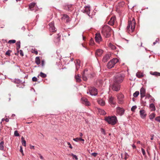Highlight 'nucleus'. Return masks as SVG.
Wrapping results in <instances>:
<instances>
[{"mask_svg":"<svg viewBox=\"0 0 160 160\" xmlns=\"http://www.w3.org/2000/svg\"><path fill=\"white\" fill-rule=\"evenodd\" d=\"M112 29L108 25H104L102 30V34L105 37L108 38L110 36Z\"/></svg>","mask_w":160,"mask_h":160,"instance_id":"obj_1","label":"nucleus"},{"mask_svg":"<svg viewBox=\"0 0 160 160\" xmlns=\"http://www.w3.org/2000/svg\"><path fill=\"white\" fill-rule=\"evenodd\" d=\"M105 120L109 124L112 125H115L117 122V118L115 116L106 117L105 118Z\"/></svg>","mask_w":160,"mask_h":160,"instance_id":"obj_2","label":"nucleus"},{"mask_svg":"<svg viewBox=\"0 0 160 160\" xmlns=\"http://www.w3.org/2000/svg\"><path fill=\"white\" fill-rule=\"evenodd\" d=\"M124 77L125 75L124 74L118 73L115 76L114 82L120 84L124 80Z\"/></svg>","mask_w":160,"mask_h":160,"instance_id":"obj_3","label":"nucleus"},{"mask_svg":"<svg viewBox=\"0 0 160 160\" xmlns=\"http://www.w3.org/2000/svg\"><path fill=\"white\" fill-rule=\"evenodd\" d=\"M136 23L135 20L134 18H133L132 21L129 20L128 22V26L127 28V29L128 31L130 30V28L132 32L134 30L135 27Z\"/></svg>","mask_w":160,"mask_h":160,"instance_id":"obj_4","label":"nucleus"},{"mask_svg":"<svg viewBox=\"0 0 160 160\" xmlns=\"http://www.w3.org/2000/svg\"><path fill=\"white\" fill-rule=\"evenodd\" d=\"M118 62L117 58H113L108 62L107 64V67L108 68H111L114 67L115 64Z\"/></svg>","mask_w":160,"mask_h":160,"instance_id":"obj_5","label":"nucleus"},{"mask_svg":"<svg viewBox=\"0 0 160 160\" xmlns=\"http://www.w3.org/2000/svg\"><path fill=\"white\" fill-rule=\"evenodd\" d=\"M87 93L92 96H96L98 94V90L94 87H91L89 88Z\"/></svg>","mask_w":160,"mask_h":160,"instance_id":"obj_6","label":"nucleus"},{"mask_svg":"<svg viewBox=\"0 0 160 160\" xmlns=\"http://www.w3.org/2000/svg\"><path fill=\"white\" fill-rule=\"evenodd\" d=\"M111 88L113 91L118 92L120 89L121 85L119 83L114 82L113 84L111 86Z\"/></svg>","mask_w":160,"mask_h":160,"instance_id":"obj_7","label":"nucleus"},{"mask_svg":"<svg viewBox=\"0 0 160 160\" xmlns=\"http://www.w3.org/2000/svg\"><path fill=\"white\" fill-rule=\"evenodd\" d=\"M82 103L87 106H90L91 104L88 99L85 98H82L81 99Z\"/></svg>","mask_w":160,"mask_h":160,"instance_id":"obj_8","label":"nucleus"},{"mask_svg":"<svg viewBox=\"0 0 160 160\" xmlns=\"http://www.w3.org/2000/svg\"><path fill=\"white\" fill-rule=\"evenodd\" d=\"M117 98L120 103H122L123 102L124 95L122 93H119L117 95Z\"/></svg>","mask_w":160,"mask_h":160,"instance_id":"obj_9","label":"nucleus"},{"mask_svg":"<svg viewBox=\"0 0 160 160\" xmlns=\"http://www.w3.org/2000/svg\"><path fill=\"white\" fill-rule=\"evenodd\" d=\"M50 27L49 30L52 32H54L56 31L55 28L54 26V22H52L49 24Z\"/></svg>","mask_w":160,"mask_h":160,"instance_id":"obj_10","label":"nucleus"},{"mask_svg":"<svg viewBox=\"0 0 160 160\" xmlns=\"http://www.w3.org/2000/svg\"><path fill=\"white\" fill-rule=\"evenodd\" d=\"M95 39L96 42L98 43H99L102 41V37L100 33H96V34Z\"/></svg>","mask_w":160,"mask_h":160,"instance_id":"obj_11","label":"nucleus"},{"mask_svg":"<svg viewBox=\"0 0 160 160\" xmlns=\"http://www.w3.org/2000/svg\"><path fill=\"white\" fill-rule=\"evenodd\" d=\"M124 110L120 107H118L117 108V112L120 115H122L124 114Z\"/></svg>","mask_w":160,"mask_h":160,"instance_id":"obj_12","label":"nucleus"},{"mask_svg":"<svg viewBox=\"0 0 160 160\" xmlns=\"http://www.w3.org/2000/svg\"><path fill=\"white\" fill-rule=\"evenodd\" d=\"M90 11V7L89 6H87L85 7V9L83 10V12L89 16Z\"/></svg>","mask_w":160,"mask_h":160,"instance_id":"obj_13","label":"nucleus"},{"mask_svg":"<svg viewBox=\"0 0 160 160\" xmlns=\"http://www.w3.org/2000/svg\"><path fill=\"white\" fill-rule=\"evenodd\" d=\"M140 93L141 95V98H144L146 94V90L145 88L142 87L140 90Z\"/></svg>","mask_w":160,"mask_h":160,"instance_id":"obj_14","label":"nucleus"},{"mask_svg":"<svg viewBox=\"0 0 160 160\" xmlns=\"http://www.w3.org/2000/svg\"><path fill=\"white\" fill-rule=\"evenodd\" d=\"M103 52V51L101 49H97L95 52V56L96 57L100 56Z\"/></svg>","mask_w":160,"mask_h":160,"instance_id":"obj_15","label":"nucleus"},{"mask_svg":"<svg viewBox=\"0 0 160 160\" xmlns=\"http://www.w3.org/2000/svg\"><path fill=\"white\" fill-rule=\"evenodd\" d=\"M110 56L108 54H106L103 57L102 61L104 62H107L110 58Z\"/></svg>","mask_w":160,"mask_h":160,"instance_id":"obj_16","label":"nucleus"},{"mask_svg":"<svg viewBox=\"0 0 160 160\" xmlns=\"http://www.w3.org/2000/svg\"><path fill=\"white\" fill-rule=\"evenodd\" d=\"M115 17H112L108 22V24L111 26H112L114 24L115 21Z\"/></svg>","mask_w":160,"mask_h":160,"instance_id":"obj_17","label":"nucleus"},{"mask_svg":"<svg viewBox=\"0 0 160 160\" xmlns=\"http://www.w3.org/2000/svg\"><path fill=\"white\" fill-rule=\"evenodd\" d=\"M61 19L62 20L65 21V20H66L67 22H68L69 21V17L65 14H63L62 17L61 18Z\"/></svg>","mask_w":160,"mask_h":160,"instance_id":"obj_18","label":"nucleus"},{"mask_svg":"<svg viewBox=\"0 0 160 160\" xmlns=\"http://www.w3.org/2000/svg\"><path fill=\"white\" fill-rule=\"evenodd\" d=\"M140 114L141 117L142 118H144L146 117V114L144 110H141L140 111Z\"/></svg>","mask_w":160,"mask_h":160,"instance_id":"obj_19","label":"nucleus"},{"mask_svg":"<svg viewBox=\"0 0 160 160\" xmlns=\"http://www.w3.org/2000/svg\"><path fill=\"white\" fill-rule=\"evenodd\" d=\"M60 40V36L59 34L57 35L55 37L54 39V42L57 43L59 42Z\"/></svg>","mask_w":160,"mask_h":160,"instance_id":"obj_20","label":"nucleus"},{"mask_svg":"<svg viewBox=\"0 0 160 160\" xmlns=\"http://www.w3.org/2000/svg\"><path fill=\"white\" fill-rule=\"evenodd\" d=\"M98 103L102 106H103L105 105V101L101 99H99L97 100Z\"/></svg>","mask_w":160,"mask_h":160,"instance_id":"obj_21","label":"nucleus"},{"mask_svg":"<svg viewBox=\"0 0 160 160\" xmlns=\"http://www.w3.org/2000/svg\"><path fill=\"white\" fill-rule=\"evenodd\" d=\"M136 76L138 78H141L144 76V74L142 72H138L136 73Z\"/></svg>","mask_w":160,"mask_h":160,"instance_id":"obj_22","label":"nucleus"},{"mask_svg":"<svg viewBox=\"0 0 160 160\" xmlns=\"http://www.w3.org/2000/svg\"><path fill=\"white\" fill-rule=\"evenodd\" d=\"M36 5V3L34 2H32L29 5V9H30L31 10H32L33 8Z\"/></svg>","mask_w":160,"mask_h":160,"instance_id":"obj_23","label":"nucleus"},{"mask_svg":"<svg viewBox=\"0 0 160 160\" xmlns=\"http://www.w3.org/2000/svg\"><path fill=\"white\" fill-rule=\"evenodd\" d=\"M87 74L85 72H83L82 74V78L83 80L85 81L87 80V77L86 76Z\"/></svg>","mask_w":160,"mask_h":160,"instance_id":"obj_24","label":"nucleus"},{"mask_svg":"<svg viewBox=\"0 0 160 160\" xmlns=\"http://www.w3.org/2000/svg\"><path fill=\"white\" fill-rule=\"evenodd\" d=\"M17 48L16 49L18 51V52H19V50L20 48V41H19L17 42L16 43Z\"/></svg>","mask_w":160,"mask_h":160,"instance_id":"obj_25","label":"nucleus"},{"mask_svg":"<svg viewBox=\"0 0 160 160\" xmlns=\"http://www.w3.org/2000/svg\"><path fill=\"white\" fill-rule=\"evenodd\" d=\"M75 78L76 80V82H80L81 81V79L80 78V77L79 75V74H78L77 75H75Z\"/></svg>","mask_w":160,"mask_h":160,"instance_id":"obj_26","label":"nucleus"},{"mask_svg":"<svg viewBox=\"0 0 160 160\" xmlns=\"http://www.w3.org/2000/svg\"><path fill=\"white\" fill-rule=\"evenodd\" d=\"M150 74L153 75L155 76H160V72H150Z\"/></svg>","mask_w":160,"mask_h":160,"instance_id":"obj_27","label":"nucleus"},{"mask_svg":"<svg viewBox=\"0 0 160 160\" xmlns=\"http://www.w3.org/2000/svg\"><path fill=\"white\" fill-rule=\"evenodd\" d=\"M113 98L112 97H110L109 98V102L110 104H114V103L113 102Z\"/></svg>","mask_w":160,"mask_h":160,"instance_id":"obj_28","label":"nucleus"},{"mask_svg":"<svg viewBox=\"0 0 160 160\" xmlns=\"http://www.w3.org/2000/svg\"><path fill=\"white\" fill-rule=\"evenodd\" d=\"M67 7L68 8V11H72L73 10V8L71 5H67Z\"/></svg>","mask_w":160,"mask_h":160,"instance_id":"obj_29","label":"nucleus"},{"mask_svg":"<svg viewBox=\"0 0 160 160\" xmlns=\"http://www.w3.org/2000/svg\"><path fill=\"white\" fill-rule=\"evenodd\" d=\"M109 47L110 48L113 50H115L116 48V47L115 45L110 43H109Z\"/></svg>","mask_w":160,"mask_h":160,"instance_id":"obj_30","label":"nucleus"},{"mask_svg":"<svg viewBox=\"0 0 160 160\" xmlns=\"http://www.w3.org/2000/svg\"><path fill=\"white\" fill-rule=\"evenodd\" d=\"M35 62L37 65L40 64V61L39 57H36L35 58Z\"/></svg>","mask_w":160,"mask_h":160,"instance_id":"obj_31","label":"nucleus"},{"mask_svg":"<svg viewBox=\"0 0 160 160\" xmlns=\"http://www.w3.org/2000/svg\"><path fill=\"white\" fill-rule=\"evenodd\" d=\"M149 107L152 109V110H155V107L153 103H151L150 104Z\"/></svg>","mask_w":160,"mask_h":160,"instance_id":"obj_32","label":"nucleus"},{"mask_svg":"<svg viewBox=\"0 0 160 160\" xmlns=\"http://www.w3.org/2000/svg\"><path fill=\"white\" fill-rule=\"evenodd\" d=\"M4 142L3 141L1 142L0 143V149L1 150H3L4 148Z\"/></svg>","mask_w":160,"mask_h":160,"instance_id":"obj_33","label":"nucleus"},{"mask_svg":"<svg viewBox=\"0 0 160 160\" xmlns=\"http://www.w3.org/2000/svg\"><path fill=\"white\" fill-rule=\"evenodd\" d=\"M39 75H40L42 78H45L47 77V75L42 72H41L40 73V74Z\"/></svg>","mask_w":160,"mask_h":160,"instance_id":"obj_34","label":"nucleus"},{"mask_svg":"<svg viewBox=\"0 0 160 160\" xmlns=\"http://www.w3.org/2000/svg\"><path fill=\"white\" fill-rule=\"evenodd\" d=\"M155 116V114L154 113L151 114L149 116V118L150 119H152L154 118Z\"/></svg>","mask_w":160,"mask_h":160,"instance_id":"obj_35","label":"nucleus"},{"mask_svg":"<svg viewBox=\"0 0 160 160\" xmlns=\"http://www.w3.org/2000/svg\"><path fill=\"white\" fill-rule=\"evenodd\" d=\"M16 41L15 40H11L8 41V43L9 44L14 43L16 42Z\"/></svg>","mask_w":160,"mask_h":160,"instance_id":"obj_36","label":"nucleus"},{"mask_svg":"<svg viewBox=\"0 0 160 160\" xmlns=\"http://www.w3.org/2000/svg\"><path fill=\"white\" fill-rule=\"evenodd\" d=\"M139 92L138 91H137L133 93V96L134 97L136 98L138 96L139 94Z\"/></svg>","mask_w":160,"mask_h":160,"instance_id":"obj_37","label":"nucleus"},{"mask_svg":"<svg viewBox=\"0 0 160 160\" xmlns=\"http://www.w3.org/2000/svg\"><path fill=\"white\" fill-rule=\"evenodd\" d=\"M32 52L33 53H35L36 55L38 54V52L35 49H32Z\"/></svg>","mask_w":160,"mask_h":160,"instance_id":"obj_38","label":"nucleus"},{"mask_svg":"<svg viewBox=\"0 0 160 160\" xmlns=\"http://www.w3.org/2000/svg\"><path fill=\"white\" fill-rule=\"evenodd\" d=\"M12 52V51L10 50H8L5 53V55H8V56H10V53Z\"/></svg>","mask_w":160,"mask_h":160,"instance_id":"obj_39","label":"nucleus"},{"mask_svg":"<svg viewBox=\"0 0 160 160\" xmlns=\"http://www.w3.org/2000/svg\"><path fill=\"white\" fill-rule=\"evenodd\" d=\"M70 155L72 157L73 159L75 158L76 160H77L78 159V158L76 155L74 154L73 153H72Z\"/></svg>","mask_w":160,"mask_h":160,"instance_id":"obj_40","label":"nucleus"},{"mask_svg":"<svg viewBox=\"0 0 160 160\" xmlns=\"http://www.w3.org/2000/svg\"><path fill=\"white\" fill-rule=\"evenodd\" d=\"M14 135L15 136L18 137L19 136V134L18 133V132L17 130H16L14 132Z\"/></svg>","mask_w":160,"mask_h":160,"instance_id":"obj_41","label":"nucleus"},{"mask_svg":"<svg viewBox=\"0 0 160 160\" xmlns=\"http://www.w3.org/2000/svg\"><path fill=\"white\" fill-rule=\"evenodd\" d=\"M137 108V107L136 106H133L131 108V110L132 112H134L135 110Z\"/></svg>","mask_w":160,"mask_h":160,"instance_id":"obj_42","label":"nucleus"},{"mask_svg":"<svg viewBox=\"0 0 160 160\" xmlns=\"http://www.w3.org/2000/svg\"><path fill=\"white\" fill-rule=\"evenodd\" d=\"M128 157L129 155H128V154L127 153H125V154L124 159L125 160H127V159L128 158Z\"/></svg>","mask_w":160,"mask_h":160,"instance_id":"obj_43","label":"nucleus"},{"mask_svg":"<svg viewBox=\"0 0 160 160\" xmlns=\"http://www.w3.org/2000/svg\"><path fill=\"white\" fill-rule=\"evenodd\" d=\"M32 81L33 82H36L38 80L37 78L35 77H34L32 78Z\"/></svg>","mask_w":160,"mask_h":160,"instance_id":"obj_44","label":"nucleus"},{"mask_svg":"<svg viewBox=\"0 0 160 160\" xmlns=\"http://www.w3.org/2000/svg\"><path fill=\"white\" fill-rule=\"evenodd\" d=\"M100 111L101 112V113L103 115H105L106 114V112H105V111L104 110H100Z\"/></svg>","mask_w":160,"mask_h":160,"instance_id":"obj_45","label":"nucleus"},{"mask_svg":"<svg viewBox=\"0 0 160 160\" xmlns=\"http://www.w3.org/2000/svg\"><path fill=\"white\" fill-rule=\"evenodd\" d=\"M20 152L22 153V154L23 155H24V154H23V150H22V147L21 146L20 147Z\"/></svg>","mask_w":160,"mask_h":160,"instance_id":"obj_46","label":"nucleus"},{"mask_svg":"<svg viewBox=\"0 0 160 160\" xmlns=\"http://www.w3.org/2000/svg\"><path fill=\"white\" fill-rule=\"evenodd\" d=\"M22 144L25 147L26 146V141H22Z\"/></svg>","mask_w":160,"mask_h":160,"instance_id":"obj_47","label":"nucleus"},{"mask_svg":"<svg viewBox=\"0 0 160 160\" xmlns=\"http://www.w3.org/2000/svg\"><path fill=\"white\" fill-rule=\"evenodd\" d=\"M155 120L157 121L160 122V116L156 117L155 118Z\"/></svg>","mask_w":160,"mask_h":160,"instance_id":"obj_48","label":"nucleus"},{"mask_svg":"<svg viewBox=\"0 0 160 160\" xmlns=\"http://www.w3.org/2000/svg\"><path fill=\"white\" fill-rule=\"evenodd\" d=\"M141 150L143 155H145L146 154V153L144 150L143 148H142Z\"/></svg>","mask_w":160,"mask_h":160,"instance_id":"obj_49","label":"nucleus"},{"mask_svg":"<svg viewBox=\"0 0 160 160\" xmlns=\"http://www.w3.org/2000/svg\"><path fill=\"white\" fill-rule=\"evenodd\" d=\"M20 55L21 56H23L24 55V54H23V51L21 50H20Z\"/></svg>","mask_w":160,"mask_h":160,"instance_id":"obj_50","label":"nucleus"},{"mask_svg":"<svg viewBox=\"0 0 160 160\" xmlns=\"http://www.w3.org/2000/svg\"><path fill=\"white\" fill-rule=\"evenodd\" d=\"M159 41V39L158 38H157L156 41L153 42V45H155Z\"/></svg>","mask_w":160,"mask_h":160,"instance_id":"obj_51","label":"nucleus"},{"mask_svg":"<svg viewBox=\"0 0 160 160\" xmlns=\"http://www.w3.org/2000/svg\"><path fill=\"white\" fill-rule=\"evenodd\" d=\"M98 154V153H91V155H92V156H94V157H95Z\"/></svg>","mask_w":160,"mask_h":160,"instance_id":"obj_52","label":"nucleus"},{"mask_svg":"<svg viewBox=\"0 0 160 160\" xmlns=\"http://www.w3.org/2000/svg\"><path fill=\"white\" fill-rule=\"evenodd\" d=\"M73 140H84L83 139H82L81 138H73Z\"/></svg>","mask_w":160,"mask_h":160,"instance_id":"obj_53","label":"nucleus"},{"mask_svg":"<svg viewBox=\"0 0 160 160\" xmlns=\"http://www.w3.org/2000/svg\"><path fill=\"white\" fill-rule=\"evenodd\" d=\"M67 144H68V146L69 147V148H70L72 149V148L71 144L70 143H69V142H67Z\"/></svg>","mask_w":160,"mask_h":160,"instance_id":"obj_54","label":"nucleus"},{"mask_svg":"<svg viewBox=\"0 0 160 160\" xmlns=\"http://www.w3.org/2000/svg\"><path fill=\"white\" fill-rule=\"evenodd\" d=\"M101 132H102V133L104 134H105V130L104 129H102V128L101 129Z\"/></svg>","mask_w":160,"mask_h":160,"instance_id":"obj_55","label":"nucleus"},{"mask_svg":"<svg viewBox=\"0 0 160 160\" xmlns=\"http://www.w3.org/2000/svg\"><path fill=\"white\" fill-rule=\"evenodd\" d=\"M30 148L31 149H34V146L31 145H30Z\"/></svg>","mask_w":160,"mask_h":160,"instance_id":"obj_56","label":"nucleus"},{"mask_svg":"<svg viewBox=\"0 0 160 160\" xmlns=\"http://www.w3.org/2000/svg\"><path fill=\"white\" fill-rule=\"evenodd\" d=\"M142 104H143L144 105H145L146 102V101H143V100H142Z\"/></svg>","mask_w":160,"mask_h":160,"instance_id":"obj_57","label":"nucleus"},{"mask_svg":"<svg viewBox=\"0 0 160 160\" xmlns=\"http://www.w3.org/2000/svg\"><path fill=\"white\" fill-rule=\"evenodd\" d=\"M42 65V67L44 66V61H42L41 62Z\"/></svg>","mask_w":160,"mask_h":160,"instance_id":"obj_58","label":"nucleus"},{"mask_svg":"<svg viewBox=\"0 0 160 160\" xmlns=\"http://www.w3.org/2000/svg\"><path fill=\"white\" fill-rule=\"evenodd\" d=\"M142 42H140V43L139 44H138V45L139 46H142Z\"/></svg>","mask_w":160,"mask_h":160,"instance_id":"obj_59","label":"nucleus"},{"mask_svg":"<svg viewBox=\"0 0 160 160\" xmlns=\"http://www.w3.org/2000/svg\"><path fill=\"white\" fill-rule=\"evenodd\" d=\"M5 121L6 122H9V119L8 118H6L5 119Z\"/></svg>","mask_w":160,"mask_h":160,"instance_id":"obj_60","label":"nucleus"},{"mask_svg":"<svg viewBox=\"0 0 160 160\" xmlns=\"http://www.w3.org/2000/svg\"><path fill=\"white\" fill-rule=\"evenodd\" d=\"M39 155L40 156V158L41 159H43V157L41 155V154H39Z\"/></svg>","mask_w":160,"mask_h":160,"instance_id":"obj_61","label":"nucleus"},{"mask_svg":"<svg viewBox=\"0 0 160 160\" xmlns=\"http://www.w3.org/2000/svg\"><path fill=\"white\" fill-rule=\"evenodd\" d=\"M132 147L133 149H135L136 148V146L134 144L132 145Z\"/></svg>","mask_w":160,"mask_h":160,"instance_id":"obj_62","label":"nucleus"},{"mask_svg":"<svg viewBox=\"0 0 160 160\" xmlns=\"http://www.w3.org/2000/svg\"><path fill=\"white\" fill-rule=\"evenodd\" d=\"M15 81L16 82L17 81V83L21 82V81H20V80H16Z\"/></svg>","mask_w":160,"mask_h":160,"instance_id":"obj_63","label":"nucleus"},{"mask_svg":"<svg viewBox=\"0 0 160 160\" xmlns=\"http://www.w3.org/2000/svg\"><path fill=\"white\" fill-rule=\"evenodd\" d=\"M65 9L68 11V8L67 7V5L65 6Z\"/></svg>","mask_w":160,"mask_h":160,"instance_id":"obj_64","label":"nucleus"}]
</instances>
